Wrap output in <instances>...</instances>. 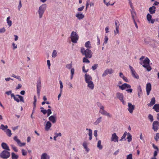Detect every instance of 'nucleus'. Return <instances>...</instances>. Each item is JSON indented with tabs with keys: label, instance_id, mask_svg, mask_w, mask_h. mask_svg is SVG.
Returning <instances> with one entry per match:
<instances>
[{
	"label": "nucleus",
	"instance_id": "nucleus-23",
	"mask_svg": "<svg viewBox=\"0 0 159 159\" xmlns=\"http://www.w3.org/2000/svg\"><path fill=\"white\" fill-rule=\"evenodd\" d=\"M49 155L46 153H43L41 156V159H50Z\"/></svg>",
	"mask_w": 159,
	"mask_h": 159
},
{
	"label": "nucleus",
	"instance_id": "nucleus-46",
	"mask_svg": "<svg viewBox=\"0 0 159 159\" xmlns=\"http://www.w3.org/2000/svg\"><path fill=\"white\" fill-rule=\"evenodd\" d=\"M154 139L156 141H157L159 140V133H157L156 134Z\"/></svg>",
	"mask_w": 159,
	"mask_h": 159
},
{
	"label": "nucleus",
	"instance_id": "nucleus-34",
	"mask_svg": "<svg viewBox=\"0 0 159 159\" xmlns=\"http://www.w3.org/2000/svg\"><path fill=\"white\" fill-rule=\"evenodd\" d=\"M5 132L6 133V134L8 136L10 137L12 135V133H11V130L9 129H7L5 131Z\"/></svg>",
	"mask_w": 159,
	"mask_h": 159
},
{
	"label": "nucleus",
	"instance_id": "nucleus-14",
	"mask_svg": "<svg viewBox=\"0 0 159 159\" xmlns=\"http://www.w3.org/2000/svg\"><path fill=\"white\" fill-rule=\"evenodd\" d=\"M129 68L131 70L132 75L134 78L137 79H138L139 78V76L136 73L134 70L133 68V67L130 65L129 66Z\"/></svg>",
	"mask_w": 159,
	"mask_h": 159
},
{
	"label": "nucleus",
	"instance_id": "nucleus-40",
	"mask_svg": "<svg viewBox=\"0 0 159 159\" xmlns=\"http://www.w3.org/2000/svg\"><path fill=\"white\" fill-rule=\"evenodd\" d=\"M57 56V52L56 50H53L52 53V57L53 58H55Z\"/></svg>",
	"mask_w": 159,
	"mask_h": 159
},
{
	"label": "nucleus",
	"instance_id": "nucleus-22",
	"mask_svg": "<svg viewBox=\"0 0 159 159\" xmlns=\"http://www.w3.org/2000/svg\"><path fill=\"white\" fill-rule=\"evenodd\" d=\"M152 16L149 14H148L147 15V18L148 20L152 24H153L155 22L154 19H152Z\"/></svg>",
	"mask_w": 159,
	"mask_h": 159
},
{
	"label": "nucleus",
	"instance_id": "nucleus-50",
	"mask_svg": "<svg viewBox=\"0 0 159 159\" xmlns=\"http://www.w3.org/2000/svg\"><path fill=\"white\" fill-rule=\"evenodd\" d=\"M83 62L85 63H89L90 62L89 61L86 57L83 58Z\"/></svg>",
	"mask_w": 159,
	"mask_h": 159
},
{
	"label": "nucleus",
	"instance_id": "nucleus-43",
	"mask_svg": "<svg viewBox=\"0 0 159 159\" xmlns=\"http://www.w3.org/2000/svg\"><path fill=\"white\" fill-rule=\"evenodd\" d=\"M59 84H60V92L61 93L62 92V89L63 87L62 83L61 80L59 81Z\"/></svg>",
	"mask_w": 159,
	"mask_h": 159
},
{
	"label": "nucleus",
	"instance_id": "nucleus-39",
	"mask_svg": "<svg viewBox=\"0 0 159 159\" xmlns=\"http://www.w3.org/2000/svg\"><path fill=\"white\" fill-rule=\"evenodd\" d=\"M8 126L7 125H4L3 124H1L0 125V128L2 130H5V129H7Z\"/></svg>",
	"mask_w": 159,
	"mask_h": 159
},
{
	"label": "nucleus",
	"instance_id": "nucleus-31",
	"mask_svg": "<svg viewBox=\"0 0 159 159\" xmlns=\"http://www.w3.org/2000/svg\"><path fill=\"white\" fill-rule=\"evenodd\" d=\"M153 109L157 112H158L159 111V104H155L153 107Z\"/></svg>",
	"mask_w": 159,
	"mask_h": 159
},
{
	"label": "nucleus",
	"instance_id": "nucleus-17",
	"mask_svg": "<svg viewBox=\"0 0 159 159\" xmlns=\"http://www.w3.org/2000/svg\"><path fill=\"white\" fill-rule=\"evenodd\" d=\"M111 141L114 142H118V137L117 136L116 133H114L112 134Z\"/></svg>",
	"mask_w": 159,
	"mask_h": 159
},
{
	"label": "nucleus",
	"instance_id": "nucleus-10",
	"mask_svg": "<svg viewBox=\"0 0 159 159\" xmlns=\"http://www.w3.org/2000/svg\"><path fill=\"white\" fill-rule=\"evenodd\" d=\"M13 139L17 143L18 145L20 147L24 146L25 145V143H21L20 140L18 138L17 136H15L13 138Z\"/></svg>",
	"mask_w": 159,
	"mask_h": 159
},
{
	"label": "nucleus",
	"instance_id": "nucleus-6",
	"mask_svg": "<svg viewBox=\"0 0 159 159\" xmlns=\"http://www.w3.org/2000/svg\"><path fill=\"white\" fill-rule=\"evenodd\" d=\"M10 155V152L7 150H3L0 153V157L4 159L9 158Z\"/></svg>",
	"mask_w": 159,
	"mask_h": 159
},
{
	"label": "nucleus",
	"instance_id": "nucleus-16",
	"mask_svg": "<svg viewBox=\"0 0 159 159\" xmlns=\"http://www.w3.org/2000/svg\"><path fill=\"white\" fill-rule=\"evenodd\" d=\"M128 110L131 114L132 113L133 110L134 109V105H132L131 103H128Z\"/></svg>",
	"mask_w": 159,
	"mask_h": 159
},
{
	"label": "nucleus",
	"instance_id": "nucleus-53",
	"mask_svg": "<svg viewBox=\"0 0 159 159\" xmlns=\"http://www.w3.org/2000/svg\"><path fill=\"white\" fill-rule=\"evenodd\" d=\"M47 116H49L52 113L51 110L50 109H48L47 110Z\"/></svg>",
	"mask_w": 159,
	"mask_h": 159
},
{
	"label": "nucleus",
	"instance_id": "nucleus-29",
	"mask_svg": "<svg viewBox=\"0 0 159 159\" xmlns=\"http://www.w3.org/2000/svg\"><path fill=\"white\" fill-rule=\"evenodd\" d=\"M102 117H100L99 118H97L96 120L93 123V124L95 125H97L100 123L102 121Z\"/></svg>",
	"mask_w": 159,
	"mask_h": 159
},
{
	"label": "nucleus",
	"instance_id": "nucleus-59",
	"mask_svg": "<svg viewBox=\"0 0 159 159\" xmlns=\"http://www.w3.org/2000/svg\"><path fill=\"white\" fill-rule=\"evenodd\" d=\"M84 6H83L81 7H79L78 9V11H82L84 9Z\"/></svg>",
	"mask_w": 159,
	"mask_h": 159
},
{
	"label": "nucleus",
	"instance_id": "nucleus-57",
	"mask_svg": "<svg viewBox=\"0 0 159 159\" xmlns=\"http://www.w3.org/2000/svg\"><path fill=\"white\" fill-rule=\"evenodd\" d=\"M5 31L6 30L4 27L0 29V33H4L5 32Z\"/></svg>",
	"mask_w": 159,
	"mask_h": 159
},
{
	"label": "nucleus",
	"instance_id": "nucleus-9",
	"mask_svg": "<svg viewBox=\"0 0 159 159\" xmlns=\"http://www.w3.org/2000/svg\"><path fill=\"white\" fill-rule=\"evenodd\" d=\"M48 121H50V122H52L53 124L55 123L57 121L56 114L50 116L48 117Z\"/></svg>",
	"mask_w": 159,
	"mask_h": 159
},
{
	"label": "nucleus",
	"instance_id": "nucleus-4",
	"mask_svg": "<svg viewBox=\"0 0 159 159\" xmlns=\"http://www.w3.org/2000/svg\"><path fill=\"white\" fill-rule=\"evenodd\" d=\"M70 38L71 42L73 43H77L79 39V35L76 32L72 31L70 34Z\"/></svg>",
	"mask_w": 159,
	"mask_h": 159
},
{
	"label": "nucleus",
	"instance_id": "nucleus-60",
	"mask_svg": "<svg viewBox=\"0 0 159 159\" xmlns=\"http://www.w3.org/2000/svg\"><path fill=\"white\" fill-rule=\"evenodd\" d=\"M152 146L153 148L156 150L155 151H159V149L158 147L156 146L154 144L152 143Z\"/></svg>",
	"mask_w": 159,
	"mask_h": 159
},
{
	"label": "nucleus",
	"instance_id": "nucleus-3",
	"mask_svg": "<svg viewBox=\"0 0 159 159\" xmlns=\"http://www.w3.org/2000/svg\"><path fill=\"white\" fill-rule=\"evenodd\" d=\"M47 6L46 4H43L40 6L37 11V13L39 14V18H41L43 16L45 11L46 9Z\"/></svg>",
	"mask_w": 159,
	"mask_h": 159
},
{
	"label": "nucleus",
	"instance_id": "nucleus-49",
	"mask_svg": "<svg viewBox=\"0 0 159 159\" xmlns=\"http://www.w3.org/2000/svg\"><path fill=\"white\" fill-rule=\"evenodd\" d=\"M22 6V3H21V0H19V4L18 5V10L19 11L20 10L21 8V7Z\"/></svg>",
	"mask_w": 159,
	"mask_h": 159
},
{
	"label": "nucleus",
	"instance_id": "nucleus-32",
	"mask_svg": "<svg viewBox=\"0 0 159 159\" xmlns=\"http://www.w3.org/2000/svg\"><path fill=\"white\" fill-rule=\"evenodd\" d=\"M11 157L12 159H18L19 156L14 152L11 153Z\"/></svg>",
	"mask_w": 159,
	"mask_h": 159
},
{
	"label": "nucleus",
	"instance_id": "nucleus-26",
	"mask_svg": "<svg viewBox=\"0 0 159 159\" xmlns=\"http://www.w3.org/2000/svg\"><path fill=\"white\" fill-rule=\"evenodd\" d=\"M130 11L131 13V15L133 20H135V17L136 15V14L134 9L130 10Z\"/></svg>",
	"mask_w": 159,
	"mask_h": 159
},
{
	"label": "nucleus",
	"instance_id": "nucleus-44",
	"mask_svg": "<svg viewBox=\"0 0 159 159\" xmlns=\"http://www.w3.org/2000/svg\"><path fill=\"white\" fill-rule=\"evenodd\" d=\"M66 67L68 69H70L72 68V62L69 64H67L66 65Z\"/></svg>",
	"mask_w": 159,
	"mask_h": 159
},
{
	"label": "nucleus",
	"instance_id": "nucleus-47",
	"mask_svg": "<svg viewBox=\"0 0 159 159\" xmlns=\"http://www.w3.org/2000/svg\"><path fill=\"white\" fill-rule=\"evenodd\" d=\"M11 148L15 152H17L18 151V150L17 149L16 147L14 145H11Z\"/></svg>",
	"mask_w": 159,
	"mask_h": 159
},
{
	"label": "nucleus",
	"instance_id": "nucleus-25",
	"mask_svg": "<svg viewBox=\"0 0 159 159\" xmlns=\"http://www.w3.org/2000/svg\"><path fill=\"white\" fill-rule=\"evenodd\" d=\"M75 16L78 19L80 20L83 19L84 18V15L82 13H78L76 14Z\"/></svg>",
	"mask_w": 159,
	"mask_h": 159
},
{
	"label": "nucleus",
	"instance_id": "nucleus-62",
	"mask_svg": "<svg viewBox=\"0 0 159 159\" xmlns=\"http://www.w3.org/2000/svg\"><path fill=\"white\" fill-rule=\"evenodd\" d=\"M119 29H116V30L114 31V33L115 35H116L117 34H119Z\"/></svg>",
	"mask_w": 159,
	"mask_h": 159
},
{
	"label": "nucleus",
	"instance_id": "nucleus-19",
	"mask_svg": "<svg viewBox=\"0 0 159 159\" xmlns=\"http://www.w3.org/2000/svg\"><path fill=\"white\" fill-rule=\"evenodd\" d=\"M138 95L139 98H140L141 96L143 94V91L140 85H139L137 88Z\"/></svg>",
	"mask_w": 159,
	"mask_h": 159
},
{
	"label": "nucleus",
	"instance_id": "nucleus-30",
	"mask_svg": "<svg viewBox=\"0 0 159 159\" xmlns=\"http://www.w3.org/2000/svg\"><path fill=\"white\" fill-rule=\"evenodd\" d=\"M155 103V99L154 97L152 98L151 101L150 103H148V106H152Z\"/></svg>",
	"mask_w": 159,
	"mask_h": 159
},
{
	"label": "nucleus",
	"instance_id": "nucleus-13",
	"mask_svg": "<svg viewBox=\"0 0 159 159\" xmlns=\"http://www.w3.org/2000/svg\"><path fill=\"white\" fill-rule=\"evenodd\" d=\"M159 126V122L157 121H155L152 124V129L154 131L157 132L158 130V128Z\"/></svg>",
	"mask_w": 159,
	"mask_h": 159
},
{
	"label": "nucleus",
	"instance_id": "nucleus-11",
	"mask_svg": "<svg viewBox=\"0 0 159 159\" xmlns=\"http://www.w3.org/2000/svg\"><path fill=\"white\" fill-rule=\"evenodd\" d=\"M113 72V70L111 69H107L102 74V76L104 77L108 74H111Z\"/></svg>",
	"mask_w": 159,
	"mask_h": 159
},
{
	"label": "nucleus",
	"instance_id": "nucleus-7",
	"mask_svg": "<svg viewBox=\"0 0 159 159\" xmlns=\"http://www.w3.org/2000/svg\"><path fill=\"white\" fill-rule=\"evenodd\" d=\"M36 87L37 95L38 97H39L40 95V91L41 88V81L40 77H39L36 83Z\"/></svg>",
	"mask_w": 159,
	"mask_h": 159
},
{
	"label": "nucleus",
	"instance_id": "nucleus-35",
	"mask_svg": "<svg viewBox=\"0 0 159 159\" xmlns=\"http://www.w3.org/2000/svg\"><path fill=\"white\" fill-rule=\"evenodd\" d=\"M101 141L100 140H98L97 143V147L100 150L102 149L103 148V146L101 145Z\"/></svg>",
	"mask_w": 159,
	"mask_h": 159
},
{
	"label": "nucleus",
	"instance_id": "nucleus-8",
	"mask_svg": "<svg viewBox=\"0 0 159 159\" xmlns=\"http://www.w3.org/2000/svg\"><path fill=\"white\" fill-rule=\"evenodd\" d=\"M117 98L125 105L126 104V102L124 100V95L123 93L119 92H117L116 93Z\"/></svg>",
	"mask_w": 159,
	"mask_h": 159
},
{
	"label": "nucleus",
	"instance_id": "nucleus-41",
	"mask_svg": "<svg viewBox=\"0 0 159 159\" xmlns=\"http://www.w3.org/2000/svg\"><path fill=\"white\" fill-rule=\"evenodd\" d=\"M115 25L116 26V29H119L120 25V23L118 20H116L115 21Z\"/></svg>",
	"mask_w": 159,
	"mask_h": 159
},
{
	"label": "nucleus",
	"instance_id": "nucleus-37",
	"mask_svg": "<svg viewBox=\"0 0 159 159\" xmlns=\"http://www.w3.org/2000/svg\"><path fill=\"white\" fill-rule=\"evenodd\" d=\"M37 102V98L36 96L34 95V102L33 103V108H35L36 107V103Z\"/></svg>",
	"mask_w": 159,
	"mask_h": 159
},
{
	"label": "nucleus",
	"instance_id": "nucleus-27",
	"mask_svg": "<svg viewBox=\"0 0 159 159\" xmlns=\"http://www.w3.org/2000/svg\"><path fill=\"white\" fill-rule=\"evenodd\" d=\"M86 130H89L88 134L89 136V140H90L92 139V130L90 129H88V128H87Z\"/></svg>",
	"mask_w": 159,
	"mask_h": 159
},
{
	"label": "nucleus",
	"instance_id": "nucleus-58",
	"mask_svg": "<svg viewBox=\"0 0 159 159\" xmlns=\"http://www.w3.org/2000/svg\"><path fill=\"white\" fill-rule=\"evenodd\" d=\"M47 65H48V68L49 69H50L51 64H50V60H47Z\"/></svg>",
	"mask_w": 159,
	"mask_h": 159
},
{
	"label": "nucleus",
	"instance_id": "nucleus-51",
	"mask_svg": "<svg viewBox=\"0 0 159 159\" xmlns=\"http://www.w3.org/2000/svg\"><path fill=\"white\" fill-rule=\"evenodd\" d=\"M108 40V38L107 36H105L104 39V43H103V45H104L105 44H106Z\"/></svg>",
	"mask_w": 159,
	"mask_h": 159
},
{
	"label": "nucleus",
	"instance_id": "nucleus-21",
	"mask_svg": "<svg viewBox=\"0 0 159 159\" xmlns=\"http://www.w3.org/2000/svg\"><path fill=\"white\" fill-rule=\"evenodd\" d=\"M1 146L2 148L5 150H4L10 151V149L6 143L3 142L1 144Z\"/></svg>",
	"mask_w": 159,
	"mask_h": 159
},
{
	"label": "nucleus",
	"instance_id": "nucleus-12",
	"mask_svg": "<svg viewBox=\"0 0 159 159\" xmlns=\"http://www.w3.org/2000/svg\"><path fill=\"white\" fill-rule=\"evenodd\" d=\"M119 88L122 90H124L126 89L131 88V86L130 84L126 83H124L121 85L118 86Z\"/></svg>",
	"mask_w": 159,
	"mask_h": 159
},
{
	"label": "nucleus",
	"instance_id": "nucleus-48",
	"mask_svg": "<svg viewBox=\"0 0 159 159\" xmlns=\"http://www.w3.org/2000/svg\"><path fill=\"white\" fill-rule=\"evenodd\" d=\"M148 118L151 122H152L153 120V116L151 114H149L148 115Z\"/></svg>",
	"mask_w": 159,
	"mask_h": 159
},
{
	"label": "nucleus",
	"instance_id": "nucleus-15",
	"mask_svg": "<svg viewBox=\"0 0 159 159\" xmlns=\"http://www.w3.org/2000/svg\"><path fill=\"white\" fill-rule=\"evenodd\" d=\"M45 125L44 129L46 131H48L51 129V128L52 126L51 122L49 121L45 122Z\"/></svg>",
	"mask_w": 159,
	"mask_h": 159
},
{
	"label": "nucleus",
	"instance_id": "nucleus-36",
	"mask_svg": "<svg viewBox=\"0 0 159 159\" xmlns=\"http://www.w3.org/2000/svg\"><path fill=\"white\" fill-rule=\"evenodd\" d=\"M127 139L128 142H130L132 140V136L130 133H128L127 134Z\"/></svg>",
	"mask_w": 159,
	"mask_h": 159
},
{
	"label": "nucleus",
	"instance_id": "nucleus-64",
	"mask_svg": "<svg viewBox=\"0 0 159 159\" xmlns=\"http://www.w3.org/2000/svg\"><path fill=\"white\" fill-rule=\"evenodd\" d=\"M82 145H83V147L87 146L88 143H87V141H84Z\"/></svg>",
	"mask_w": 159,
	"mask_h": 159
},
{
	"label": "nucleus",
	"instance_id": "nucleus-63",
	"mask_svg": "<svg viewBox=\"0 0 159 159\" xmlns=\"http://www.w3.org/2000/svg\"><path fill=\"white\" fill-rule=\"evenodd\" d=\"M75 73V69L74 68H71L70 70V74L71 75H74Z\"/></svg>",
	"mask_w": 159,
	"mask_h": 159
},
{
	"label": "nucleus",
	"instance_id": "nucleus-55",
	"mask_svg": "<svg viewBox=\"0 0 159 159\" xmlns=\"http://www.w3.org/2000/svg\"><path fill=\"white\" fill-rule=\"evenodd\" d=\"M21 152H22V155L23 156H25L27 155V152L24 149H22L21 150Z\"/></svg>",
	"mask_w": 159,
	"mask_h": 159
},
{
	"label": "nucleus",
	"instance_id": "nucleus-33",
	"mask_svg": "<svg viewBox=\"0 0 159 159\" xmlns=\"http://www.w3.org/2000/svg\"><path fill=\"white\" fill-rule=\"evenodd\" d=\"M10 16L7 17V23L9 27L12 25V21L10 20Z\"/></svg>",
	"mask_w": 159,
	"mask_h": 159
},
{
	"label": "nucleus",
	"instance_id": "nucleus-38",
	"mask_svg": "<svg viewBox=\"0 0 159 159\" xmlns=\"http://www.w3.org/2000/svg\"><path fill=\"white\" fill-rule=\"evenodd\" d=\"M101 114L102 115L107 116L109 117H111V114L107 112L105 110H104L102 112V113H101Z\"/></svg>",
	"mask_w": 159,
	"mask_h": 159
},
{
	"label": "nucleus",
	"instance_id": "nucleus-42",
	"mask_svg": "<svg viewBox=\"0 0 159 159\" xmlns=\"http://www.w3.org/2000/svg\"><path fill=\"white\" fill-rule=\"evenodd\" d=\"M127 133H127V132H125L120 140V141H122L124 139L125 140L126 139H125V138L126 137V135H127Z\"/></svg>",
	"mask_w": 159,
	"mask_h": 159
},
{
	"label": "nucleus",
	"instance_id": "nucleus-56",
	"mask_svg": "<svg viewBox=\"0 0 159 159\" xmlns=\"http://www.w3.org/2000/svg\"><path fill=\"white\" fill-rule=\"evenodd\" d=\"M126 159H133L132 155L131 154H130L127 156Z\"/></svg>",
	"mask_w": 159,
	"mask_h": 159
},
{
	"label": "nucleus",
	"instance_id": "nucleus-45",
	"mask_svg": "<svg viewBox=\"0 0 159 159\" xmlns=\"http://www.w3.org/2000/svg\"><path fill=\"white\" fill-rule=\"evenodd\" d=\"M17 96H18V97H19V98L20 99H19L20 101L21 102H24L23 97L22 96H20L18 94L17 95Z\"/></svg>",
	"mask_w": 159,
	"mask_h": 159
},
{
	"label": "nucleus",
	"instance_id": "nucleus-61",
	"mask_svg": "<svg viewBox=\"0 0 159 159\" xmlns=\"http://www.w3.org/2000/svg\"><path fill=\"white\" fill-rule=\"evenodd\" d=\"M126 91L128 93H131L132 92L133 89H131L130 88H128L127 89H126Z\"/></svg>",
	"mask_w": 159,
	"mask_h": 159
},
{
	"label": "nucleus",
	"instance_id": "nucleus-5",
	"mask_svg": "<svg viewBox=\"0 0 159 159\" xmlns=\"http://www.w3.org/2000/svg\"><path fill=\"white\" fill-rule=\"evenodd\" d=\"M149 59L148 58L146 57L143 61V63L144 64L142 65L143 66L146 68L148 71H150L152 69V68L149 65Z\"/></svg>",
	"mask_w": 159,
	"mask_h": 159
},
{
	"label": "nucleus",
	"instance_id": "nucleus-18",
	"mask_svg": "<svg viewBox=\"0 0 159 159\" xmlns=\"http://www.w3.org/2000/svg\"><path fill=\"white\" fill-rule=\"evenodd\" d=\"M146 89L147 94L148 95L152 89V85L150 83H148L146 84Z\"/></svg>",
	"mask_w": 159,
	"mask_h": 159
},
{
	"label": "nucleus",
	"instance_id": "nucleus-28",
	"mask_svg": "<svg viewBox=\"0 0 159 159\" xmlns=\"http://www.w3.org/2000/svg\"><path fill=\"white\" fill-rule=\"evenodd\" d=\"M85 47L87 48V49H90L92 48V46L91 44V43L89 41H88L86 42L85 43Z\"/></svg>",
	"mask_w": 159,
	"mask_h": 159
},
{
	"label": "nucleus",
	"instance_id": "nucleus-54",
	"mask_svg": "<svg viewBox=\"0 0 159 159\" xmlns=\"http://www.w3.org/2000/svg\"><path fill=\"white\" fill-rule=\"evenodd\" d=\"M19 97H18V96H17V95L15 96V97L14 99V100L16 101L17 102H20V100L19 99Z\"/></svg>",
	"mask_w": 159,
	"mask_h": 159
},
{
	"label": "nucleus",
	"instance_id": "nucleus-1",
	"mask_svg": "<svg viewBox=\"0 0 159 159\" xmlns=\"http://www.w3.org/2000/svg\"><path fill=\"white\" fill-rule=\"evenodd\" d=\"M85 80L87 84V87L90 89L93 90L94 88V84L92 81V78L89 74H85L84 75Z\"/></svg>",
	"mask_w": 159,
	"mask_h": 159
},
{
	"label": "nucleus",
	"instance_id": "nucleus-52",
	"mask_svg": "<svg viewBox=\"0 0 159 159\" xmlns=\"http://www.w3.org/2000/svg\"><path fill=\"white\" fill-rule=\"evenodd\" d=\"M98 66V65L97 64H94L92 67V69L93 70H95Z\"/></svg>",
	"mask_w": 159,
	"mask_h": 159
},
{
	"label": "nucleus",
	"instance_id": "nucleus-24",
	"mask_svg": "<svg viewBox=\"0 0 159 159\" xmlns=\"http://www.w3.org/2000/svg\"><path fill=\"white\" fill-rule=\"evenodd\" d=\"M156 7L153 6L152 7H150L149 9V11L150 13L152 14H153L155 13Z\"/></svg>",
	"mask_w": 159,
	"mask_h": 159
},
{
	"label": "nucleus",
	"instance_id": "nucleus-2",
	"mask_svg": "<svg viewBox=\"0 0 159 159\" xmlns=\"http://www.w3.org/2000/svg\"><path fill=\"white\" fill-rule=\"evenodd\" d=\"M80 52L83 55H85L87 58H90L92 57L93 53L91 50L89 49H85L84 48L81 47Z\"/></svg>",
	"mask_w": 159,
	"mask_h": 159
},
{
	"label": "nucleus",
	"instance_id": "nucleus-20",
	"mask_svg": "<svg viewBox=\"0 0 159 159\" xmlns=\"http://www.w3.org/2000/svg\"><path fill=\"white\" fill-rule=\"evenodd\" d=\"M97 104L98 107H99L100 108V110H99V112L101 114L102 113L104 110V107L102 104L101 103L99 102H98L97 103Z\"/></svg>",
	"mask_w": 159,
	"mask_h": 159
}]
</instances>
